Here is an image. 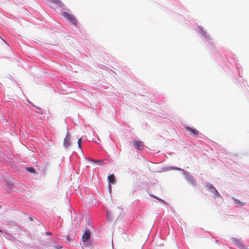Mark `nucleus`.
I'll list each match as a JSON object with an SVG mask.
<instances>
[{"label": "nucleus", "instance_id": "f257e3e1", "mask_svg": "<svg viewBox=\"0 0 249 249\" xmlns=\"http://www.w3.org/2000/svg\"><path fill=\"white\" fill-rule=\"evenodd\" d=\"M207 189L211 192L212 195L213 197H220V195L218 192L217 190L212 185L210 184H208L206 186Z\"/></svg>", "mask_w": 249, "mask_h": 249}, {"label": "nucleus", "instance_id": "f03ea898", "mask_svg": "<svg viewBox=\"0 0 249 249\" xmlns=\"http://www.w3.org/2000/svg\"><path fill=\"white\" fill-rule=\"evenodd\" d=\"M63 16L71 21L73 25H77V21L75 18L71 14L67 12H63Z\"/></svg>", "mask_w": 249, "mask_h": 249}, {"label": "nucleus", "instance_id": "7ed1b4c3", "mask_svg": "<svg viewBox=\"0 0 249 249\" xmlns=\"http://www.w3.org/2000/svg\"><path fill=\"white\" fill-rule=\"evenodd\" d=\"M117 209L119 210V212L117 213H115L114 211L107 212V216L108 219L111 220L112 218L117 217L119 215L120 213V209L119 208H118Z\"/></svg>", "mask_w": 249, "mask_h": 249}, {"label": "nucleus", "instance_id": "20e7f679", "mask_svg": "<svg viewBox=\"0 0 249 249\" xmlns=\"http://www.w3.org/2000/svg\"><path fill=\"white\" fill-rule=\"evenodd\" d=\"M63 145L65 148H68L70 146V139L69 132H67L65 138L64 139Z\"/></svg>", "mask_w": 249, "mask_h": 249}, {"label": "nucleus", "instance_id": "39448f33", "mask_svg": "<svg viewBox=\"0 0 249 249\" xmlns=\"http://www.w3.org/2000/svg\"><path fill=\"white\" fill-rule=\"evenodd\" d=\"M90 236V232L89 230H87L84 233L82 236V240L84 242H87Z\"/></svg>", "mask_w": 249, "mask_h": 249}, {"label": "nucleus", "instance_id": "423d86ee", "mask_svg": "<svg viewBox=\"0 0 249 249\" xmlns=\"http://www.w3.org/2000/svg\"><path fill=\"white\" fill-rule=\"evenodd\" d=\"M133 144L136 148L139 150H142L144 148V145L141 142L139 141H134Z\"/></svg>", "mask_w": 249, "mask_h": 249}, {"label": "nucleus", "instance_id": "0eeeda50", "mask_svg": "<svg viewBox=\"0 0 249 249\" xmlns=\"http://www.w3.org/2000/svg\"><path fill=\"white\" fill-rule=\"evenodd\" d=\"M186 130L190 132L191 134L193 135L194 136H198L199 134V132L196 129L194 128H191L190 127H186Z\"/></svg>", "mask_w": 249, "mask_h": 249}, {"label": "nucleus", "instance_id": "6e6552de", "mask_svg": "<svg viewBox=\"0 0 249 249\" xmlns=\"http://www.w3.org/2000/svg\"><path fill=\"white\" fill-rule=\"evenodd\" d=\"M54 4L58 5L59 7H63L64 5L60 0H50Z\"/></svg>", "mask_w": 249, "mask_h": 249}, {"label": "nucleus", "instance_id": "1a4fd4ad", "mask_svg": "<svg viewBox=\"0 0 249 249\" xmlns=\"http://www.w3.org/2000/svg\"><path fill=\"white\" fill-rule=\"evenodd\" d=\"M232 199L235 203H236V204L239 205L240 206H243L245 204V202H242L240 201L239 200L236 199L234 197H233Z\"/></svg>", "mask_w": 249, "mask_h": 249}, {"label": "nucleus", "instance_id": "9d476101", "mask_svg": "<svg viewBox=\"0 0 249 249\" xmlns=\"http://www.w3.org/2000/svg\"><path fill=\"white\" fill-rule=\"evenodd\" d=\"M108 179L109 183H114L115 182V176L114 175H110L108 177Z\"/></svg>", "mask_w": 249, "mask_h": 249}, {"label": "nucleus", "instance_id": "9b49d317", "mask_svg": "<svg viewBox=\"0 0 249 249\" xmlns=\"http://www.w3.org/2000/svg\"><path fill=\"white\" fill-rule=\"evenodd\" d=\"M92 161L97 163L99 165H102L104 163V160H92Z\"/></svg>", "mask_w": 249, "mask_h": 249}, {"label": "nucleus", "instance_id": "f8f14e48", "mask_svg": "<svg viewBox=\"0 0 249 249\" xmlns=\"http://www.w3.org/2000/svg\"><path fill=\"white\" fill-rule=\"evenodd\" d=\"M27 170L30 172V173H34L35 172V170L33 168L28 167L26 168Z\"/></svg>", "mask_w": 249, "mask_h": 249}, {"label": "nucleus", "instance_id": "ddd939ff", "mask_svg": "<svg viewBox=\"0 0 249 249\" xmlns=\"http://www.w3.org/2000/svg\"><path fill=\"white\" fill-rule=\"evenodd\" d=\"M82 138H80L78 140V145L80 148H81Z\"/></svg>", "mask_w": 249, "mask_h": 249}, {"label": "nucleus", "instance_id": "4468645a", "mask_svg": "<svg viewBox=\"0 0 249 249\" xmlns=\"http://www.w3.org/2000/svg\"><path fill=\"white\" fill-rule=\"evenodd\" d=\"M234 241H235V243L238 245H241V242H240V241L238 240V239H234Z\"/></svg>", "mask_w": 249, "mask_h": 249}, {"label": "nucleus", "instance_id": "2eb2a0df", "mask_svg": "<svg viewBox=\"0 0 249 249\" xmlns=\"http://www.w3.org/2000/svg\"><path fill=\"white\" fill-rule=\"evenodd\" d=\"M152 197H154V198L158 200H160V201H162L161 199L159 198V197L154 196V195H152V196H151Z\"/></svg>", "mask_w": 249, "mask_h": 249}, {"label": "nucleus", "instance_id": "dca6fc26", "mask_svg": "<svg viewBox=\"0 0 249 249\" xmlns=\"http://www.w3.org/2000/svg\"><path fill=\"white\" fill-rule=\"evenodd\" d=\"M56 248L57 249H61L62 247L60 246H58L57 247H56Z\"/></svg>", "mask_w": 249, "mask_h": 249}, {"label": "nucleus", "instance_id": "f3484780", "mask_svg": "<svg viewBox=\"0 0 249 249\" xmlns=\"http://www.w3.org/2000/svg\"><path fill=\"white\" fill-rule=\"evenodd\" d=\"M29 218L31 219V220H33V218L31 217H30Z\"/></svg>", "mask_w": 249, "mask_h": 249}, {"label": "nucleus", "instance_id": "a211bd4d", "mask_svg": "<svg viewBox=\"0 0 249 249\" xmlns=\"http://www.w3.org/2000/svg\"><path fill=\"white\" fill-rule=\"evenodd\" d=\"M48 234H51V232H48L47 233Z\"/></svg>", "mask_w": 249, "mask_h": 249}, {"label": "nucleus", "instance_id": "6ab92c4d", "mask_svg": "<svg viewBox=\"0 0 249 249\" xmlns=\"http://www.w3.org/2000/svg\"><path fill=\"white\" fill-rule=\"evenodd\" d=\"M0 232H1V231L0 230Z\"/></svg>", "mask_w": 249, "mask_h": 249}]
</instances>
